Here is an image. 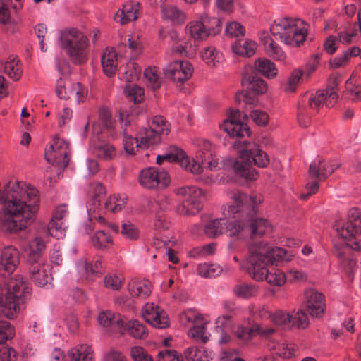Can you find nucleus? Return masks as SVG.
<instances>
[{"label": "nucleus", "mask_w": 361, "mask_h": 361, "mask_svg": "<svg viewBox=\"0 0 361 361\" xmlns=\"http://www.w3.org/2000/svg\"><path fill=\"white\" fill-rule=\"evenodd\" d=\"M125 94L128 99L135 104H140L145 99L144 89L137 85L128 86L125 89Z\"/></svg>", "instance_id": "nucleus-46"}, {"label": "nucleus", "mask_w": 361, "mask_h": 361, "mask_svg": "<svg viewBox=\"0 0 361 361\" xmlns=\"http://www.w3.org/2000/svg\"><path fill=\"white\" fill-rule=\"evenodd\" d=\"M32 288L20 275H15L0 287V307L8 318H14L30 298Z\"/></svg>", "instance_id": "nucleus-3"}, {"label": "nucleus", "mask_w": 361, "mask_h": 361, "mask_svg": "<svg viewBox=\"0 0 361 361\" xmlns=\"http://www.w3.org/2000/svg\"><path fill=\"white\" fill-rule=\"evenodd\" d=\"M152 126L154 129L157 130L159 134L168 135L171 132V125L169 121L162 116L157 115L152 118Z\"/></svg>", "instance_id": "nucleus-57"}, {"label": "nucleus", "mask_w": 361, "mask_h": 361, "mask_svg": "<svg viewBox=\"0 0 361 361\" xmlns=\"http://www.w3.org/2000/svg\"><path fill=\"white\" fill-rule=\"evenodd\" d=\"M68 355L71 357V361H94L92 348L86 344L71 349Z\"/></svg>", "instance_id": "nucleus-33"}, {"label": "nucleus", "mask_w": 361, "mask_h": 361, "mask_svg": "<svg viewBox=\"0 0 361 361\" xmlns=\"http://www.w3.org/2000/svg\"><path fill=\"white\" fill-rule=\"evenodd\" d=\"M140 185L147 190H162L171 183L169 173L156 167H147L141 170L138 175Z\"/></svg>", "instance_id": "nucleus-9"}, {"label": "nucleus", "mask_w": 361, "mask_h": 361, "mask_svg": "<svg viewBox=\"0 0 361 361\" xmlns=\"http://www.w3.org/2000/svg\"><path fill=\"white\" fill-rule=\"evenodd\" d=\"M309 25L300 19L279 18L270 27L271 33L286 44L300 47L305 41Z\"/></svg>", "instance_id": "nucleus-4"}, {"label": "nucleus", "mask_w": 361, "mask_h": 361, "mask_svg": "<svg viewBox=\"0 0 361 361\" xmlns=\"http://www.w3.org/2000/svg\"><path fill=\"white\" fill-rule=\"evenodd\" d=\"M275 332L274 329L262 327L259 324L255 323L251 326H238L235 330V336L240 341L242 345L249 342L255 334L269 336Z\"/></svg>", "instance_id": "nucleus-18"}, {"label": "nucleus", "mask_w": 361, "mask_h": 361, "mask_svg": "<svg viewBox=\"0 0 361 361\" xmlns=\"http://www.w3.org/2000/svg\"><path fill=\"white\" fill-rule=\"evenodd\" d=\"M186 30L190 33V36L195 40H204L209 37L201 18H200V20L189 23L187 25Z\"/></svg>", "instance_id": "nucleus-40"}, {"label": "nucleus", "mask_w": 361, "mask_h": 361, "mask_svg": "<svg viewBox=\"0 0 361 361\" xmlns=\"http://www.w3.org/2000/svg\"><path fill=\"white\" fill-rule=\"evenodd\" d=\"M128 333L130 336L135 338L144 339L148 336V331L146 326L138 320L125 321L123 329L119 334H123Z\"/></svg>", "instance_id": "nucleus-29"}, {"label": "nucleus", "mask_w": 361, "mask_h": 361, "mask_svg": "<svg viewBox=\"0 0 361 361\" xmlns=\"http://www.w3.org/2000/svg\"><path fill=\"white\" fill-rule=\"evenodd\" d=\"M30 279L38 286H44L51 281L49 266L44 262L29 264Z\"/></svg>", "instance_id": "nucleus-22"}, {"label": "nucleus", "mask_w": 361, "mask_h": 361, "mask_svg": "<svg viewBox=\"0 0 361 361\" xmlns=\"http://www.w3.org/2000/svg\"><path fill=\"white\" fill-rule=\"evenodd\" d=\"M20 21L19 19H12L10 15V10L5 0H0V23L3 25H16Z\"/></svg>", "instance_id": "nucleus-59"}, {"label": "nucleus", "mask_w": 361, "mask_h": 361, "mask_svg": "<svg viewBox=\"0 0 361 361\" xmlns=\"http://www.w3.org/2000/svg\"><path fill=\"white\" fill-rule=\"evenodd\" d=\"M60 44L70 60L75 65L87 62L89 53V39L75 28L66 29L61 32Z\"/></svg>", "instance_id": "nucleus-5"}, {"label": "nucleus", "mask_w": 361, "mask_h": 361, "mask_svg": "<svg viewBox=\"0 0 361 361\" xmlns=\"http://www.w3.org/2000/svg\"><path fill=\"white\" fill-rule=\"evenodd\" d=\"M48 236H36L30 240L28 243L27 252V262L29 264L37 263L44 262L42 256L44 255L47 243Z\"/></svg>", "instance_id": "nucleus-19"}, {"label": "nucleus", "mask_w": 361, "mask_h": 361, "mask_svg": "<svg viewBox=\"0 0 361 361\" xmlns=\"http://www.w3.org/2000/svg\"><path fill=\"white\" fill-rule=\"evenodd\" d=\"M97 320L101 326L109 329L110 332L119 333L125 324V320L121 315L110 310L101 312L98 314Z\"/></svg>", "instance_id": "nucleus-21"}, {"label": "nucleus", "mask_w": 361, "mask_h": 361, "mask_svg": "<svg viewBox=\"0 0 361 361\" xmlns=\"http://www.w3.org/2000/svg\"><path fill=\"white\" fill-rule=\"evenodd\" d=\"M71 96L74 95L78 104L84 103L88 95L87 87L81 82H74L71 85Z\"/></svg>", "instance_id": "nucleus-51"}, {"label": "nucleus", "mask_w": 361, "mask_h": 361, "mask_svg": "<svg viewBox=\"0 0 361 361\" xmlns=\"http://www.w3.org/2000/svg\"><path fill=\"white\" fill-rule=\"evenodd\" d=\"M309 325L308 317L305 312L299 310L291 314L289 326L299 329H305Z\"/></svg>", "instance_id": "nucleus-50"}, {"label": "nucleus", "mask_w": 361, "mask_h": 361, "mask_svg": "<svg viewBox=\"0 0 361 361\" xmlns=\"http://www.w3.org/2000/svg\"><path fill=\"white\" fill-rule=\"evenodd\" d=\"M164 160L179 163L183 168L193 174H199L202 171V167L199 163L194 159H190L183 150L178 147H175L173 152L165 155H158L156 162L161 165Z\"/></svg>", "instance_id": "nucleus-13"}, {"label": "nucleus", "mask_w": 361, "mask_h": 361, "mask_svg": "<svg viewBox=\"0 0 361 361\" xmlns=\"http://www.w3.org/2000/svg\"><path fill=\"white\" fill-rule=\"evenodd\" d=\"M141 69L135 61H129L126 63L122 78L127 82H134L138 79Z\"/></svg>", "instance_id": "nucleus-48"}, {"label": "nucleus", "mask_w": 361, "mask_h": 361, "mask_svg": "<svg viewBox=\"0 0 361 361\" xmlns=\"http://www.w3.org/2000/svg\"><path fill=\"white\" fill-rule=\"evenodd\" d=\"M200 18L209 36L220 33L222 28V21L220 18L209 17L207 13L202 14Z\"/></svg>", "instance_id": "nucleus-37"}, {"label": "nucleus", "mask_w": 361, "mask_h": 361, "mask_svg": "<svg viewBox=\"0 0 361 361\" xmlns=\"http://www.w3.org/2000/svg\"><path fill=\"white\" fill-rule=\"evenodd\" d=\"M101 63L104 73L108 77L114 75L118 67V53L113 47H106L102 55Z\"/></svg>", "instance_id": "nucleus-24"}, {"label": "nucleus", "mask_w": 361, "mask_h": 361, "mask_svg": "<svg viewBox=\"0 0 361 361\" xmlns=\"http://www.w3.org/2000/svg\"><path fill=\"white\" fill-rule=\"evenodd\" d=\"M226 219L220 218L209 221L204 226V233L210 238H214L226 232Z\"/></svg>", "instance_id": "nucleus-34"}, {"label": "nucleus", "mask_w": 361, "mask_h": 361, "mask_svg": "<svg viewBox=\"0 0 361 361\" xmlns=\"http://www.w3.org/2000/svg\"><path fill=\"white\" fill-rule=\"evenodd\" d=\"M202 314L198 313L197 311L192 309L185 310L180 316L181 322L187 325L188 324H195L199 323L200 321L203 320Z\"/></svg>", "instance_id": "nucleus-60"}, {"label": "nucleus", "mask_w": 361, "mask_h": 361, "mask_svg": "<svg viewBox=\"0 0 361 361\" xmlns=\"http://www.w3.org/2000/svg\"><path fill=\"white\" fill-rule=\"evenodd\" d=\"M256 70L267 78H274L277 75V68L270 60L263 58L258 59L255 62Z\"/></svg>", "instance_id": "nucleus-39"}, {"label": "nucleus", "mask_w": 361, "mask_h": 361, "mask_svg": "<svg viewBox=\"0 0 361 361\" xmlns=\"http://www.w3.org/2000/svg\"><path fill=\"white\" fill-rule=\"evenodd\" d=\"M240 116L239 110H231L228 118L221 126L231 137H242L245 135L250 136L251 134L247 125L240 121Z\"/></svg>", "instance_id": "nucleus-15"}, {"label": "nucleus", "mask_w": 361, "mask_h": 361, "mask_svg": "<svg viewBox=\"0 0 361 361\" xmlns=\"http://www.w3.org/2000/svg\"><path fill=\"white\" fill-rule=\"evenodd\" d=\"M231 49L238 55L250 57L255 53L257 44L248 39H237L232 44Z\"/></svg>", "instance_id": "nucleus-31"}, {"label": "nucleus", "mask_w": 361, "mask_h": 361, "mask_svg": "<svg viewBox=\"0 0 361 361\" xmlns=\"http://www.w3.org/2000/svg\"><path fill=\"white\" fill-rule=\"evenodd\" d=\"M337 168L338 166L335 164H331L325 160H314L310 165L309 175L311 178H317L319 180H324Z\"/></svg>", "instance_id": "nucleus-23"}, {"label": "nucleus", "mask_w": 361, "mask_h": 361, "mask_svg": "<svg viewBox=\"0 0 361 361\" xmlns=\"http://www.w3.org/2000/svg\"><path fill=\"white\" fill-rule=\"evenodd\" d=\"M233 292L238 297L249 298L255 296L258 293V289L254 285L241 283L233 288Z\"/></svg>", "instance_id": "nucleus-49"}, {"label": "nucleus", "mask_w": 361, "mask_h": 361, "mask_svg": "<svg viewBox=\"0 0 361 361\" xmlns=\"http://www.w3.org/2000/svg\"><path fill=\"white\" fill-rule=\"evenodd\" d=\"M99 120L103 126L109 130L114 128L115 122L112 119L111 111L106 108H102L99 112Z\"/></svg>", "instance_id": "nucleus-63"}, {"label": "nucleus", "mask_w": 361, "mask_h": 361, "mask_svg": "<svg viewBox=\"0 0 361 361\" xmlns=\"http://www.w3.org/2000/svg\"><path fill=\"white\" fill-rule=\"evenodd\" d=\"M39 191L21 181L11 180L0 189V204L7 218L1 224V229L8 233H17L27 228L35 220L39 207Z\"/></svg>", "instance_id": "nucleus-1"}, {"label": "nucleus", "mask_w": 361, "mask_h": 361, "mask_svg": "<svg viewBox=\"0 0 361 361\" xmlns=\"http://www.w3.org/2000/svg\"><path fill=\"white\" fill-rule=\"evenodd\" d=\"M242 157L259 168L267 167L270 162L267 154L257 147L242 151Z\"/></svg>", "instance_id": "nucleus-28"}, {"label": "nucleus", "mask_w": 361, "mask_h": 361, "mask_svg": "<svg viewBox=\"0 0 361 361\" xmlns=\"http://www.w3.org/2000/svg\"><path fill=\"white\" fill-rule=\"evenodd\" d=\"M268 265H262L257 263L256 264H250L247 267L248 274L255 281L265 280L268 283L272 286H281L286 280V274L279 269H267Z\"/></svg>", "instance_id": "nucleus-10"}, {"label": "nucleus", "mask_w": 361, "mask_h": 361, "mask_svg": "<svg viewBox=\"0 0 361 361\" xmlns=\"http://www.w3.org/2000/svg\"><path fill=\"white\" fill-rule=\"evenodd\" d=\"M176 195L185 197V200L177 207V212L183 216H192L203 207L205 191L197 186H182L173 190Z\"/></svg>", "instance_id": "nucleus-7"}, {"label": "nucleus", "mask_w": 361, "mask_h": 361, "mask_svg": "<svg viewBox=\"0 0 361 361\" xmlns=\"http://www.w3.org/2000/svg\"><path fill=\"white\" fill-rule=\"evenodd\" d=\"M128 287L132 296L145 299L152 293V284L148 279L135 278L128 283Z\"/></svg>", "instance_id": "nucleus-25"}, {"label": "nucleus", "mask_w": 361, "mask_h": 361, "mask_svg": "<svg viewBox=\"0 0 361 361\" xmlns=\"http://www.w3.org/2000/svg\"><path fill=\"white\" fill-rule=\"evenodd\" d=\"M94 153L99 159L111 160L116 157L115 147L109 143H102L94 147Z\"/></svg>", "instance_id": "nucleus-43"}, {"label": "nucleus", "mask_w": 361, "mask_h": 361, "mask_svg": "<svg viewBox=\"0 0 361 361\" xmlns=\"http://www.w3.org/2000/svg\"><path fill=\"white\" fill-rule=\"evenodd\" d=\"M206 322L200 320L199 323L194 324V326L190 329L188 334L194 338H200L203 343H205L208 341L207 336H206Z\"/></svg>", "instance_id": "nucleus-55"}, {"label": "nucleus", "mask_w": 361, "mask_h": 361, "mask_svg": "<svg viewBox=\"0 0 361 361\" xmlns=\"http://www.w3.org/2000/svg\"><path fill=\"white\" fill-rule=\"evenodd\" d=\"M140 140L137 139V136L133 138L131 135H127L126 130L123 131V145L124 149L129 154H135V149L142 147L140 146Z\"/></svg>", "instance_id": "nucleus-58"}, {"label": "nucleus", "mask_w": 361, "mask_h": 361, "mask_svg": "<svg viewBox=\"0 0 361 361\" xmlns=\"http://www.w3.org/2000/svg\"><path fill=\"white\" fill-rule=\"evenodd\" d=\"M206 351L203 348L190 346L184 351V358L186 361H207Z\"/></svg>", "instance_id": "nucleus-44"}, {"label": "nucleus", "mask_w": 361, "mask_h": 361, "mask_svg": "<svg viewBox=\"0 0 361 361\" xmlns=\"http://www.w3.org/2000/svg\"><path fill=\"white\" fill-rule=\"evenodd\" d=\"M233 168L238 176L247 180H256L259 176L258 171L251 167L250 162L247 159L242 157V152L240 159L234 161Z\"/></svg>", "instance_id": "nucleus-27"}, {"label": "nucleus", "mask_w": 361, "mask_h": 361, "mask_svg": "<svg viewBox=\"0 0 361 361\" xmlns=\"http://www.w3.org/2000/svg\"><path fill=\"white\" fill-rule=\"evenodd\" d=\"M4 73L13 81H18L20 79L23 70L18 57L11 56L7 59L4 63Z\"/></svg>", "instance_id": "nucleus-32"}, {"label": "nucleus", "mask_w": 361, "mask_h": 361, "mask_svg": "<svg viewBox=\"0 0 361 361\" xmlns=\"http://www.w3.org/2000/svg\"><path fill=\"white\" fill-rule=\"evenodd\" d=\"M137 9L131 2L126 3L123 6L121 13L116 14L115 19L121 24H127L137 18Z\"/></svg>", "instance_id": "nucleus-36"}, {"label": "nucleus", "mask_w": 361, "mask_h": 361, "mask_svg": "<svg viewBox=\"0 0 361 361\" xmlns=\"http://www.w3.org/2000/svg\"><path fill=\"white\" fill-rule=\"evenodd\" d=\"M305 306L310 314L313 317H322L326 309L324 295L315 290L310 288L305 292Z\"/></svg>", "instance_id": "nucleus-16"}, {"label": "nucleus", "mask_w": 361, "mask_h": 361, "mask_svg": "<svg viewBox=\"0 0 361 361\" xmlns=\"http://www.w3.org/2000/svg\"><path fill=\"white\" fill-rule=\"evenodd\" d=\"M286 253L285 249L272 247L264 242L253 243L248 247L247 261L249 264H273L275 262L284 259Z\"/></svg>", "instance_id": "nucleus-6"}, {"label": "nucleus", "mask_w": 361, "mask_h": 361, "mask_svg": "<svg viewBox=\"0 0 361 361\" xmlns=\"http://www.w3.org/2000/svg\"><path fill=\"white\" fill-rule=\"evenodd\" d=\"M130 355L134 361H153L151 355L140 346L133 347L130 350Z\"/></svg>", "instance_id": "nucleus-64"}, {"label": "nucleus", "mask_w": 361, "mask_h": 361, "mask_svg": "<svg viewBox=\"0 0 361 361\" xmlns=\"http://www.w3.org/2000/svg\"><path fill=\"white\" fill-rule=\"evenodd\" d=\"M113 243L112 237L103 230L97 231L91 238L92 245L97 250L108 249L113 245Z\"/></svg>", "instance_id": "nucleus-35"}, {"label": "nucleus", "mask_w": 361, "mask_h": 361, "mask_svg": "<svg viewBox=\"0 0 361 361\" xmlns=\"http://www.w3.org/2000/svg\"><path fill=\"white\" fill-rule=\"evenodd\" d=\"M233 204L224 210L226 219V232L230 236H238L249 226V222L258 212V205L262 202L261 195H247L240 191H233L231 194Z\"/></svg>", "instance_id": "nucleus-2"}, {"label": "nucleus", "mask_w": 361, "mask_h": 361, "mask_svg": "<svg viewBox=\"0 0 361 361\" xmlns=\"http://www.w3.org/2000/svg\"><path fill=\"white\" fill-rule=\"evenodd\" d=\"M275 350L279 357L289 359L295 356L298 347L294 343H281L277 345Z\"/></svg>", "instance_id": "nucleus-53"}, {"label": "nucleus", "mask_w": 361, "mask_h": 361, "mask_svg": "<svg viewBox=\"0 0 361 361\" xmlns=\"http://www.w3.org/2000/svg\"><path fill=\"white\" fill-rule=\"evenodd\" d=\"M70 154L69 142L56 136L46 150L45 158L53 165L65 169L69 164Z\"/></svg>", "instance_id": "nucleus-11"}, {"label": "nucleus", "mask_w": 361, "mask_h": 361, "mask_svg": "<svg viewBox=\"0 0 361 361\" xmlns=\"http://www.w3.org/2000/svg\"><path fill=\"white\" fill-rule=\"evenodd\" d=\"M348 220L337 228L338 235L348 241L352 249L361 251V211L357 208L349 210Z\"/></svg>", "instance_id": "nucleus-8"}, {"label": "nucleus", "mask_w": 361, "mask_h": 361, "mask_svg": "<svg viewBox=\"0 0 361 361\" xmlns=\"http://www.w3.org/2000/svg\"><path fill=\"white\" fill-rule=\"evenodd\" d=\"M137 139L140 140V146L146 149L161 142V135L152 128L141 129L137 134Z\"/></svg>", "instance_id": "nucleus-30"}, {"label": "nucleus", "mask_w": 361, "mask_h": 361, "mask_svg": "<svg viewBox=\"0 0 361 361\" xmlns=\"http://www.w3.org/2000/svg\"><path fill=\"white\" fill-rule=\"evenodd\" d=\"M20 262V252L13 246H7L1 251L0 259V271L4 270L11 275Z\"/></svg>", "instance_id": "nucleus-20"}, {"label": "nucleus", "mask_w": 361, "mask_h": 361, "mask_svg": "<svg viewBox=\"0 0 361 361\" xmlns=\"http://www.w3.org/2000/svg\"><path fill=\"white\" fill-rule=\"evenodd\" d=\"M48 231L51 236L56 238H62L65 232L64 224L61 221L51 219L48 226Z\"/></svg>", "instance_id": "nucleus-62"}, {"label": "nucleus", "mask_w": 361, "mask_h": 361, "mask_svg": "<svg viewBox=\"0 0 361 361\" xmlns=\"http://www.w3.org/2000/svg\"><path fill=\"white\" fill-rule=\"evenodd\" d=\"M338 94L334 90H323L316 92L314 94L305 95L302 102H307L310 109L318 111L324 106L328 108L333 107L337 102Z\"/></svg>", "instance_id": "nucleus-14"}, {"label": "nucleus", "mask_w": 361, "mask_h": 361, "mask_svg": "<svg viewBox=\"0 0 361 361\" xmlns=\"http://www.w3.org/2000/svg\"><path fill=\"white\" fill-rule=\"evenodd\" d=\"M142 316L152 326L164 329L169 326V319L163 310L154 304H146L142 308Z\"/></svg>", "instance_id": "nucleus-17"}, {"label": "nucleus", "mask_w": 361, "mask_h": 361, "mask_svg": "<svg viewBox=\"0 0 361 361\" xmlns=\"http://www.w3.org/2000/svg\"><path fill=\"white\" fill-rule=\"evenodd\" d=\"M197 271L201 276L212 278L219 276L222 269L217 264L204 263L197 266Z\"/></svg>", "instance_id": "nucleus-45"}, {"label": "nucleus", "mask_w": 361, "mask_h": 361, "mask_svg": "<svg viewBox=\"0 0 361 361\" xmlns=\"http://www.w3.org/2000/svg\"><path fill=\"white\" fill-rule=\"evenodd\" d=\"M303 75V71L300 69H295L290 74L287 82L284 84L283 90L286 92H293Z\"/></svg>", "instance_id": "nucleus-54"}, {"label": "nucleus", "mask_w": 361, "mask_h": 361, "mask_svg": "<svg viewBox=\"0 0 361 361\" xmlns=\"http://www.w3.org/2000/svg\"><path fill=\"white\" fill-rule=\"evenodd\" d=\"M201 149L198 152V155L202 164H208L209 168L212 169L217 166V161H214L212 156V145L208 140H203L200 145Z\"/></svg>", "instance_id": "nucleus-41"}, {"label": "nucleus", "mask_w": 361, "mask_h": 361, "mask_svg": "<svg viewBox=\"0 0 361 361\" xmlns=\"http://www.w3.org/2000/svg\"><path fill=\"white\" fill-rule=\"evenodd\" d=\"M163 71L166 78L180 87L192 77L193 67L188 61H174L168 64Z\"/></svg>", "instance_id": "nucleus-12"}, {"label": "nucleus", "mask_w": 361, "mask_h": 361, "mask_svg": "<svg viewBox=\"0 0 361 361\" xmlns=\"http://www.w3.org/2000/svg\"><path fill=\"white\" fill-rule=\"evenodd\" d=\"M162 16L166 20H171L175 23H183L185 21V14L177 7L167 6L162 8Z\"/></svg>", "instance_id": "nucleus-42"}, {"label": "nucleus", "mask_w": 361, "mask_h": 361, "mask_svg": "<svg viewBox=\"0 0 361 361\" xmlns=\"http://www.w3.org/2000/svg\"><path fill=\"white\" fill-rule=\"evenodd\" d=\"M221 54L216 51L214 47L210 46L203 49L201 51L202 59L209 65L215 66L219 62Z\"/></svg>", "instance_id": "nucleus-56"}, {"label": "nucleus", "mask_w": 361, "mask_h": 361, "mask_svg": "<svg viewBox=\"0 0 361 361\" xmlns=\"http://www.w3.org/2000/svg\"><path fill=\"white\" fill-rule=\"evenodd\" d=\"M242 85L243 86L247 85L250 90L257 94H264L267 90L266 82L258 77H252L251 79L250 77L244 76L242 79Z\"/></svg>", "instance_id": "nucleus-38"}, {"label": "nucleus", "mask_w": 361, "mask_h": 361, "mask_svg": "<svg viewBox=\"0 0 361 361\" xmlns=\"http://www.w3.org/2000/svg\"><path fill=\"white\" fill-rule=\"evenodd\" d=\"M144 75L152 89L156 90L161 87V81L158 74V68L156 66L147 68L145 70Z\"/></svg>", "instance_id": "nucleus-52"}, {"label": "nucleus", "mask_w": 361, "mask_h": 361, "mask_svg": "<svg viewBox=\"0 0 361 361\" xmlns=\"http://www.w3.org/2000/svg\"><path fill=\"white\" fill-rule=\"evenodd\" d=\"M126 204V198H121L116 195H113L109 196L105 202L104 206L106 211L112 213H117L121 211Z\"/></svg>", "instance_id": "nucleus-47"}, {"label": "nucleus", "mask_w": 361, "mask_h": 361, "mask_svg": "<svg viewBox=\"0 0 361 361\" xmlns=\"http://www.w3.org/2000/svg\"><path fill=\"white\" fill-rule=\"evenodd\" d=\"M14 336V329L8 321L0 322V343L11 339Z\"/></svg>", "instance_id": "nucleus-61"}, {"label": "nucleus", "mask_w": 361, "mask_h": 361, "mask_svg": "<svg viewBox=\"0 0 361 361\" xmlns=\"http://www.w3.org/2000/svg\"><path fill=\"white\" fill-rule=\"evenodd\" d=\"M257 214L251 218L249 222L250 237L252 239L271 234L273 231L271 224L265 219L257 218Z\"/></svg>", "instance_id": "nucleus-26"}]
</instances>
